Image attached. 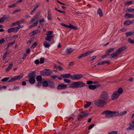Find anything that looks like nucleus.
<instances>
[{"mask_svg": "<svg viewBox=\"0 0 134 134\" xmlns=\"http://www.w3.org/2000/svg\"><path fill=\"white\" fill-rule=\"evenodd\" d=\"M118 111H111L109 110H106L103 111L102 114H105V117L107 118H113L117 115Z\"/></svg>", "mask_w": 134, "mask_h": 134, "instance_id": "nucleus-1", "label": "nucleus"}, {"mask_svg": "<svg viewBox=\"0 0 134 134\" xmlns=\"http://www.w3.org/2000/svg\"><path fill=\"white\" fill-rule=\"evenodd\" d=\"M85 86V84L81 81L74 82L70 85L69 87L73 88H81Z\"/></svg>", "mask_w": 134, "mask_h": 134, "instance_id": "nucleus-2", "label": "nucleus"}, {"mask_svg": "<svg viewBox=\"0 0 134 134\" xmlns=\"http://www.w3.org/2000/svg\"><path fill=\"white\" fill-rule=\"evenodd\" d=\"M108 102L101 99L96 100L94 102V104L97 107H103Z\"/></svg>", "mask_w": 134, "mask_h": 134, "instance_id": "nucleus-3", "label": "nucleus"}, {"mask_svg": "<svg viewBox=\"0 0 134 134\" xmlns=\"http://www.w3.org/2000/svg\"><path fill=\"white\" fill-rule=\"evenodd\" d=\"M36 72L33 71L29 74L27 75V77L29 79V82L31 84H34L35 82V78L36 76L35 73Z\"/></svg>", "mask_w": 134, "mask_h": 134, "instance_id": "nucleus-4", "label": "nucleus"}, {"mask_svg": "<svg viewBox=\"0 0 134 134\" xmlns=\"http://www.w3.org/2000/svg\"><path fill=\"white\" fill-rule=\"evenodd\" d=\"M100 98L107 101V102H109L111 100H108L109 97L108 93L106 91H103L100 96Z\"/></svg>", "mask_w": 134, "mask_h": 134, "instance_id": "nucleus-5", "label": "nucleus"}, {"mask_svg": "<svg viewBox=\"0 0 134 134\" xmlns=\"http://www.w3.org/2000/svg\"><path fill=\"white\" fill-rule=\"evenodd\" d=\"M89 113L87 110H85L81 112L78 115V119L80 120L81 119L85 117Z\"/></svg>", "mask_w": 134, "mask_h": 134, "instance_id": "nucleus-6", "label": "nucleus"}, {"mask_svg": "<svg viewBox=\"0 0 134 134\" xmlns=\"http://www.w3.org/2000/svg\"><path fill=\"white\" fill-rule=\"evenodd\" d=\"M52 74V72L48 69H46L45 71H41L40 72V74L43 76L49 75Z\"/></svg>", "mask_w": 134, "mask_h": 134, "instance_id": "nucleus-7", "label": "nucleus"}, {"mask_svg": "<svg viewBox=\"0 0 134 134\" xmlns=\"http://www.w3.org/2000/svg\"><path fill=\"white\" fill-rule=\"evenodd\" d=\"M83 77V75L81 74H76L71 76V79L72 80H79Z\"/></svg>", "mask_w": 134, "mask_h": 134, "instance_id": "nucleus-8", "label": "nucleus"}, {"mask_svg": "<svg viewBox=\"0 0 134 134\" xmlns=\"http://www.w3.org/2000/svg\"><path fill=\"white\" fill-rule=\"evenodd\" d=\"M24 75L23 74H20L19 75L15 76L12 78L8 81L9 82H12L16 80H19Z\"/></svg>", "mask_w": 134, "mask_h": 134, "instance_id": "nucleus-9", "label": "nucleus"}, {"mask_svg": "<svg viewBox=\"0 0 134 134\" xmlns=\"http://www.w3.org/2000/svg\"><path fill=\"white\" fill-rule=\"evenodd\" d=\"M20 28L21 26L20 25H19L18 27L9 29L8 30V33H10L12 32L16 33Z\"/></svg>", "mask_w": 134, "mask_h": 134, "instance_id": "nucleus-10", "label": "nucleus"}, {"mask_svg": "<svg viewBox=\"0 0 134 134\" xmlns=\"http://www.w3.org/2000/svg\"><path fill=\"white\" fill-rule=\"evenodd\" d=\"M129 127L126 129L127 131L130 130H134V120L131 121V122L129 124Z\"/></svg>", "mask_w": 134, "mask_h": 134, "instance_id": "nucleus-11", "label": "nucleus"}, {"mask_svg": "<svg viewBox=\"0 0 134 134\" xmlns=\"http://www.w3.org/2000/svg\"><path fill=\"white\" fill-rule=\"evenodd\" d=\"M47 35L45 37V41L47 42H50L53 38V36L51 35L52 34H46Z\"/></svg>", "mask_w": 134, "mask_h": 134, "instance_id": "nucleus-12", "label": "nucleus"}, {"mask_svg": "<svg viewBox=\"0 0 134 134\" xmlns=\"http://www.w3.org/2000/svg\"><path fill=\"white\" fill-rule=\"evenodd\" d=\"M118 93L116 91H115L112 95L111 96V99L112 100H114L117 99L120 96Z\"/></svg>", "mask_w": 134, "mask_h": 134, "instance_id": "nucleus-13", "label": "nucleus"}, {"mask_svg": "<svg viewBox=\"0 0 134 134\" xmlns=\"http://www.w3.org/2000/svg\"><path fill=\"white\" fill-rule=\"evenodd\" d=\"M40 13V12L39 11L36 14L32 19L31 21V22H34L37 19L39 16Z\"/></svg>", "mask_w": 134, "mask_h": 134, "instance_id": "nucleus-14", "label": "nucleus"}, {"mask_svg": "<svg viewBox=\"0 0 134 134\" xmlns=\"http://www.w3.org/2000/svg\"><path fill=\"white\" fill-rule=\"evenodd\" d=\"M67 85L66 84H61L58 85L57 87L58 90L65 89L67 88Z\"/></svg>", "mask_w": 134, "mask_h": 134, "instance_id": "nucleus-15", "label": "nucleus"}, {"mask_svg": "<svg viewBox=\"0 0 134 134\" xmlns=\"http://www.w3.org/2000/svg\"><path fill=\"white\" fill-rule=\"evenodd\" d=\"M48 86L51 88H54L55 87V85L54 82L51 80H49Z\"/></svg>", "mask_w": 134, "mask_h": 134, "instance_id": "nucleus-16", "label": "nucleus"}, {"mask_svg": "<svg viewBox=\"0 0 134 134\" xmlns=\"http://www.w3.org/2000/svg\"><path fill=\"white\" fill-rule=\"evenodd\" d=\"M100 85H90L88 86L89 88L91 90H94L96 88H97L100 87Z\"/></svg>", "mask_w": 134, "mask_h": 134, "instance_id": "nucleus-17", "label": "nucleus"}, {"mask_svg": "<svg viewBox=\"0 0 134 134\" xmlns=\"http://www.w3.org/2000/svg\"><path fill=\"white\" fill-rule=\"evenodd\" d=\"M97 13L99 15L100 17H102L103 16V14L102 10L101 9L99 8L97 11Z\"/></svg>", "mask_w": 134, "mask_h": 134, "instance_id": "nucleus-18", "label": "nucleus"}, {"mask_svg": "<svg viewBox=\"0 0 134 134\" xmlns=\"http://www.w3.org/2000/svg\"><path fill=\"white\" fill-rule=\"evenodd\" d=\"M60 76L63 78H67L70 77L71 78V76L70 74H65L60 75Z\"/></svg>", "mask_w": 134, "mask_h": 134, "instance_id": "nucleus-19", "label": "nucleus"}, {"mask_svg": "<svg viewBox=\"0 0 134 134\" xmlns=\"http://www.w3.org/2000/svg\"><path fill=\"white\" fill-rule=\"evenodd\" d=\"M126 48L125 47H122L119 49L117 51V52L119 55Z\"/></svg>", "mask_w": 134, "mask_h": 134, "instance_id": "nucleus-20", "label": "nucleus"}, {"mask_svg": "<svg viewBox=\"0 0 134 134\" xmlns=\"http://www.w3.org/2000/svg\"><path fill=\"white\" fill-rule=\"evenodd\" d=\"M74 51V50L71 48H67L66 50V53L68 54H70L72 53Z\"/></svg>", "mask_w": 134, "mask_h": 134, "instance_id": "nucleus-21", "label": "nucleus"}, {"mask_svg": "<svg viewBox=\"0 0 134 134\" xmlns=\"http://www.w3.org/2000/svg\"><path fill=\"white\" fill-rule=\"evenodd\" d=\"M125 17H126L127 18H134V15L129 14L127 13L125 14Z\"/></svg>", "mask_w": 134, "mask_h": 134, "instance_id": "nucleus-22", "label": "nucleus"}, {"mask_svg": "<svg viewBox=\"0 0 134 134\" xmlns=\"http://www.w3.org/2000/svg\"><path fill=\"white\" fill-rule=\"evenodd\" d=\"M39 5V4L36 3V5L34 7L33 10L31 11L30 13V14H32L37 9Z\"/></svg>", "mask_w": 134, "mask_h": 134, "instance_id": "nucleus-23", "label": "nucleus"}, {"mask_svg": "<svg viewBox=\"0 0 134 134\" xmlns=\"http://www.w3.org/2000/svg\"><path fill=\"white\" fill-rule=\"evenodd\" d=\"M119 54L117 53V52H114L112 54H110V56L112 58H115Z\"/></svg>", "mask_w": 134, "mask_h": 134, "instance_id": "nucleus-24", "label": "nucleus"}, {"mask_svg": "<svg viewBox=\"0 0 134 134\" xmlns=\"http://www.w3.org/2000/svg\"><path fill=\"white\" fill-rule=\"evenodd\" d=\"M116 92L120 95L123 92V90L122 87H120L118 88L117 91H116Z\"/></svg>", "mask_w": 134, "mask_h": 134, "instance_id": "nucleus-25", "label": "nucleus"}, {"mask_svg": "<svg viewBox=\"0 0 134 134\" xmlns=\"http://www.w3.org/2000/svg\"><path fill=\"white\" fill-rule=\"evenodd\" d=\"M127 113V111H125L123 112H121L120 113H119L118 112L117 115H118L119 116H123L125 115Z\"/></svg>", "mask_w": 134, "mask_h": 134, "instance_id": "nucleus-26", "label": "nucleus"}, {"mask_svg": "<svg viewBox=\"0 0 134 134\" xmlns=\"http://www.w3.org/2000/svg\"><path fill=\"white\" fill-rule=\"evenodd\" d=\"M13 66V64H10L8 68L5 70V71L6 72H8L12 68Z\"/></svg>", "mask_w": 134, "mask_h": 134, "instance_id": "nucleus-27", "label": "nucleus"}, {"mask_svg": "<svg viewBox=\"0 0 134 134\" xmlns=\"http://www.w3.org/2000/svg\"><path fill=\"white\" fill-rule=\"evenodd\" d=\"M49 42L45 41L43 43V44L45 48H48L50 46V44L49 43Z\"/></svg>", "mask_w": 134, "mask_h": 134, "instance_id": "nucleus-28", "label": "nucleus"}, {"mask_svg": "<svg viewBox=\"0 0 134 134\" xmlns=\"http://www.w3.org/2000/svg\"><path fill=\"white\" fill-rule=\"evenodd\" d=\"M48 82L47 81H44L42 83V86L43 87H47L48 86Z\"/></svg>", "mask_w": 134, "mask_h": 134, "instance_id": "nucleus-29", "label": "nucleus"}, {"mask_svg": "<svg viewBox=\"0 0 134 134\" xmlns=\"http://www.w3.org/2000/svg\"><path fill=\"white\" fill-rule=\"evenodd\" d=\"M96 56H94L91 57H90L88 59V61L91 62L94 59H96Z\"/></svg>", "mask_w": 134, "mask_h": 134, "instance_id": "nucleus-30", "label": "nucleus"}, {"mask_svg": "<svg viewBox=\"0 0 134 134\" xmlns=\"http://www.w3.org/2000/svg\"><path fill=\"white\" fill-rule=\"evenodd\" d=\"M36 79L38 82L41 81L42 80V77L40 75L36 77Z\"/></svg>", "mask_w": 134, "mask_h": 134, "instance_id": "nucleus-31", "label": "nucleus"}, {"mask_svg": "<svg viewBox=\"0 0 134 134\" xmlns=\"http://www.w3.org/2000/svg\"><path fill=\"white\" fill-rule=\"evenodd\" d=\"M115 49L114 48L109 49L108 50L106 51V52L109 54V53H111L114 51Z\"/></svg>", "mask_w": 134, "mask_h": 134, "instance_id": "nucleus-32", "label": "nucleus"}, {"mask_svg": "<svg viewBox=\"0 0 134 134\" xmlns=\"http://www.w3.org/2000/svg\"><path fill=\"white\" fill-rule=\"evenodd\" d=\"M70 26L69 28H70L71 29H74L75 30H77V27L76 26H74L70 24Z\"/></svg>", "mask_w": 134, "mask_h": 134, "instance_id": "nucleus-33", "label": "nucleus"}, {"mask_svg": "<svg viewBox=\"0 0 134 134\" xmlns=\"http://www.w3.org/2000/svg\"><path fill=\"white\" fill-rule=\"evenodd\" d=\"M94 51L93 50H92L90 52H85L84 53V54H85V56L88 55L90 54H91Z\"/></svg>", "mask_w": 134, "mask_h": 134, "instance_id": "nucleus-34", "label": "nucleus"}, {"mask_svg": "<svg viewBox=\"0 0 134 134\" xmlns=\"http://www.w3.org/2000/svg\"><path fill=\"white\" fill-rule=\"evenodd\" d=\"M127 41L129 43L131 44L134 43V39L132 40L131 38H129Z\"/></svg>", "mask_w": 134, "mask_h": 134, "instance_id": "nucleus-35", "label": "nucleus"}, {"mask_svg": "<svg viewBox=\"0 0 134 134\" xmlns=\"http://www.w3.org/2000/svg\"><path fill=\"white\" fill-rule=\"evenodd\" d=\"M91 104V102H87V104L85 105L84 107L85 108H87L90 107Z\"/></svg>", "mask_w": 134, "mask_h": 134, "instance_id": "nucleus-36", "label": "nucleus"}, {"mask_svg": "<svg viewBox=\"0 0 134 134\" xmlns=\"http://www.w3.org/2000/svg\"><path fill=\"white\" fill-rule=\"evenodd\" d=\"M131 22H132V21L127 20L125 21L124 23V24L125 25H128L131 24Z\"/></svg>", "mask_w": 134, "mask_h": 134, "instance_id": "nucleus-37", "label": "nucleus"}, {"mask_svg": "<svg viewBox=\"0 0 134 134\" xmlns=\"http://www.w3.org/2000/svg\"><path fill=\"white\" fill-rule=\"evenodd\" d=\"M45 59L43 58H41L40 59L39 61L40 63L41 64H42L44 62Z\"/></svg>", "mask_w": 134, "mask_h": 134, "instance_id": "nucleus-38", "label": "nucleus"}, {"mask_svg": "<svg viewBox=\"0 0 134 134\" xmlns=\"http://www.w3.org/2000/svg\"><path fill=\"white\" fill-rule=\"evenodd\" d=\"M126 12H134V8H129L126 10Z\"/></svg>", "mask_w": 134, "mask_h": 134, "instance_id": "nucleus-39", "label": "nucleus"}, {"mask_svg": "<svg viewBox=\"0 0 134 134\" xmlns=\"http://www.w3.org/2000/svg\"><path fill=\"white\" fill-rule=\"evenodd\" d=\"M9 77H5L2 79L1 81L2 82H5L10 79Z\"/></svg>", "mask_w": 134, "mask_h": 134, "instance_id": "nucleus-40", "label": "nucleus"}, {"mask_svg": "<svg viewBox=\"0 0 134 134\" xmlns=\"http://www.w3.org/2000/svg\"><path fill=\"white\" fill-rule=\"evenodd\" d=\"M24 21V20L23 19H22L20 20L17 21L16 22V23H17V24L18 25H19L21 23H23Z\"/></svg>", "mask_w": 134, "mask_h": 134, "instance_id": "nucleus-41", "label": "nucleus"}, {"mask_svg": "<svg viewBox=\"0 0 134 134\" xmlns=\"http://www.w3.org/2000/svg\"><path fill=\"white\" fill-rule=\"evenodd\" d=\"M60 25H62L64 27H67V28H69V27L70 26V25H66L65 24H63V23H61Z\"/></svg>", "mask_w": 134, "mask_h": 134, "instance_id": "nucleus-42", "label": "nucleus"}, {"mask_svg": "<svg viewBox=\"0 0 134 134\" xmlns=\"http://www.w3.org/2000/svg\"><path fill=\"white\" fill-rule=\"evenodd\" d=\"M85 54H84V53L80 55L79 56L77 57V58L79 59H80L83 57H85Z\"/></svg>", "mask_w": 134, "mask_h": 134, "instance_id": "nucleus-43", "label": "nucleus"}, {"mask_svg": "<svg viewBox=\"0 0 134 134\" xmlns=\"http://www.w3.org/2000/svg\"><path fill=\"white\" fill-rule=\"evenodd\" d=\"M9 53H8L7 52H6L4 54L3 56V59H5L7 57V55L9 54Z\"/></svg>", "mask_w": 134, "mask_h": 134, "instance_id": "nucleus-44", "label": "nucleus"}, {"mask_svg": "<svg viewBox=\"0 0 134 134\" xmlns=\"http://www.w3.org/2000/svg\"><path fill=\"white\" fill-rule=\"evenodd\" d=\"M5 20V18L4 17H2L0 19V23H2Z\"/></svg>", "mask_w": 134, "mask_h": 134, "instance_id": "nucleus-45", "label": "nucleus"}, {"mask_svg": "<svg viewBox=\"0 0 134 134\" xmlns=\"http://www.w3.org/2000/svg\"><path fill=\"white\" fill-rule=\"evenodd\" d=\"M42 84V81H39L38 82V83H37V84L36 85V86H37L38 87H40Z\"/></svg>", "mask_w": 134, "mask_h": 134, "instance_id": "nucleus-46", "label": "nucleus"}, {"mask_svg": "<svg viewBox=\"0 0 134 134\" xmlns=\"http://www.w3.org/2000/svg\"><path fill=\"white\" fill-rule=\"evenodd\" d=\"M34 40V39L32 38H31L28 41V43H29L30 44Z\"/></svg>", "mask_w": 134, "mask_h": 134, "instance_id": "nucleus-47", "label": "nucleus"}, {"mask_svg": "<svg viewBox=\"0 0 134 134\" xmlns=\"http://www.w3.org/2000/svg\"><path fill=\"white\" fill-rule=\"evenodd\" d=\"M94 125H95L94 124H92L91 125H90L88 127V129L90 130L92 128H93V127Z\"/></svg>", "mask_w": 134, "mask_h": 134, "instance_id": "nucleus-48", "label": "nucleus"}, {"mask_svg": "<svg viewBox=\"0 0 134 134\" xmlns=\"http://www.w3.org/2000/svg\"><path fill=\"white\" fill-rule=\"evenodd\" d=\"M109 55V54L108 53H107L106 54H105V55H102L101 57H102V59H104V58H105L106 57H107Z\"/></svg>", "mask_w": 134, "mask_h": 134, "instance_id": "nucleus-49", "label": "nucleus"}, {"mask_svg": "<svg viewBox=\"0 0 134 134\" xmlns=\"http://www.w3.org/2000/svg\"><path fill=\"white\" fill-rule=\"evenodd\" d=\"M118 132L116 131H112L111 132H110L109 133V134H117Z\"/></svg>", "mask_w": 134, "mask_h": 134, "instance_id": "nucleus-50", "label": "nucleus"}, {"mask_svg": "<svg viewBox=\"0 0 134 134\" xmlns=\"http://www.w3.org/2000/svg\"><path fill=\"white\" fill-rule=\"evenodd\" d=\"M16 5V4L15 3L13 4H12L8 6V7L9 8H13L14 7H15Z\"/></svg>", "mask_w": 134, "mask_h": 134, "instance_id": "nucleus-51", "label": "nucleus"}, {"mask_svg": "<svg viewBox=\"0 0 134 134\" xmlns=\"http://www.w3.org/2000/svg\"><path fill=\"white\" fill-rule=\"evenodd\" d=\"M40 31L39 30H35L34 31L32 32V34H36L37 33H40Z\"/></svg>", "mask_w": 134, "mask_h": 134, "instance_id": "nucleus-52", "label": "nucleus"}, {"mask_svg": "<svg viewBox=\"0 0 134 134\" xmlns=\"http://www.w3.org/2000/svg\"><path fill=\"white\" fill-rule=\"evenodd\" d=\"M64 81L66 83H69L70 82V80H68L66 79H64Z\"/></svg>", "mask_w": 134, "mask_h": 134, "instance_id": "nucleus-53", "label": "nucleus"}, {"mask_svg": "<svg viewBox=\"0 0 134 134\" xmlns=\"http://www.w3.org/2000/svg\"><path fill=\"white\" fill-rule=\"evenodd\" d=\"M5 40L4 38H2L0 40V44H2L3 43L5 42Z\"/></svg>", "mask_w": 134, "mask_h": 134, "instance_id": "nucleus-54", "label": "nucleus"}, {"mask_svg": "<svg viewBox=\"0 0 134 134\" xmlns=\"http://www.w3.org/2000/svg\"><path fill=\"white\" fill-rule=\"evenodd\" d=\"M55 9L57 11L59 12L62 13H65V12H62L61 11V10H58L57 8L56 7H55Z\"/></svg>", "mask_w": 134, "mask_h": 134, "instance_id": "nucleus-55", "label": "nucleus"}, {"mask_svg": "<svg viewBox=\"0 0 134 134\" xmlns=\"http://www.w3.org/2000/svg\"><path fill=\"white\" fill-rule=\"evenodd\" d=\"M104 64H109L110 63V62L108 60H105V61H103Z\"/></svg>", "mask_w": 134, "mask_h": 134, "instance_id": "nucleus-56", "label": "nucleus"}, {"mask_svg": "<svg viewBox=\"0 0 134 134\" xmlns=\"http://www.w3.org/2000/svg\"><path fill=\"white\" fill-rule=\"evenodd\" d=\"M48 19L49 20H51V14L49 13H48V14L47 16Z\"/></svg>", "mask_w": 134, "mask_h": 134, "instance_id": "nucleus-57", "label": "nucleus"}, {"mask_svg": "<svg viewBox=\"0 0 134 134\" xmlns=\"http://www.w3.org/2000/svg\"><path fill=\"white\" fill-rule=\"evenodd\" d=\"M51 77L53 79H55L57 78L58 77V76L56 75H53L51 76Z\"/></svg>", "mask_w": 134, "mask_h": 134, "instance_id": "nucleus-58", "label": "nucleus"}, {"mask_svg": "<svg viewBox=\"0 0 134 134\" xmlns=\"http://www.w3.org/2000/svg\"><path fill=\"white\" fill-rule=\"evenodd\" d=\"M38 23V21H37L35 22L33 24V26H36Z\"/></svg>", "mask_w": 134, "mask_h": 134, "instance_id": "nucleus-59", "label": "nucleus"}, {"mask_svg": "<svg viewBox=\"0 0 134 134\" xmlns=\"http://www.w3.org/2000/svg\"><path fill=\"white\" fill-rule=\"evenodd\" d=\"M133 2V1H131L129 2H127L126 3V5H129L130 4H132Z\"/></svg>", "mask_w": 134, "mask_h": 134, "instance_id": "nucleus-60", "label": "nucleus"}, {"mask_svg": "<svg viewBox=\"0 0 134 134\" xmlns=\"http://www.w3.org/2000/svg\"><path fill=\"white\" fill-rule=\"evenodd\" d=\"M35 63L36 64H38L40 63L38 59H37L35 60Z\"/></svg>", "mask_w": 134, "mask_h": 134, "instance_id": "nucleus-61", "label": "nucleus"}, {"mask_svg": "<svg viewBox=\"0 0 134 134\" xmlns=\"http://www.w3.org/2000/svg\"><path fill=\"white\" fill-rule=\"evenodd\" d=\"M93 83V82L92 81H88L87 82V83L88 85H91Z\"/></svg>", "mask_w": 134, "mask_h": 134, "instance_id": "nucleus-62", "label": "nucleus"}, {"mask_svg": "<svg viewBox=\"0 0 134 134\" xmlns=\"http://www.w3.org/2000/svg\"><path fill=\"white\" fill-rule=\"evenodd\" d=\"M74 62H70L69 63V66H72L74 65Z\"/></svg>", "mask_w": 134, "mask_h": 134, "instance_id": "nucleus-63", "label": "nucleus"}, {"mask_svg": "<svg viewBox=\"0 0 134 134\" xmlns=\"http://www.w3.org/2000/svg\"><path fill=\"white\" fill-rule=\"evenodd\" d=\"M63 68L60 66H58V69L59 70H62L63 69Z\"/></svg>", "mask_w": 134, "mask_h": 134, "instance_id": "nucleus-64", "label": "nucleus"}]
</instances>
